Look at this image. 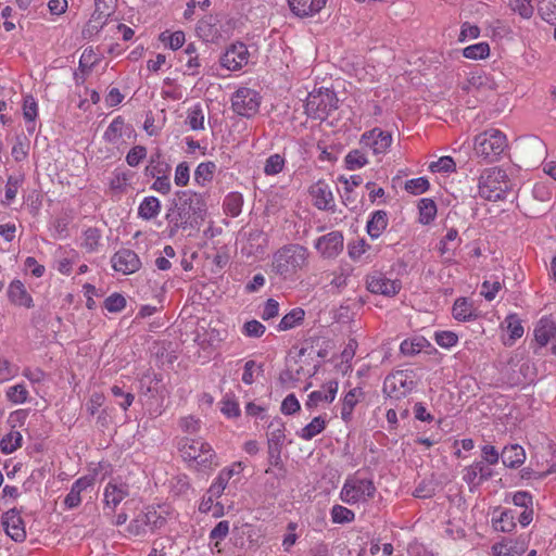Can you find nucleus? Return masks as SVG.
<instances>
[{
  "label": "nucleus",
  "mask_w": 556,
  "mask_h": 556,
  "mask_svg": "<svg viewBox=\"0 0 556 556\" xmlns=\"http://www.w3.org/2000/svg\"><path fill=\"white\" fill-rule=\"evenodd\" d=\"M178 450L189 468L193 470L206 473L218 466L216 453L201 439L182 438L178 443Z\"/></svg>",
  "instance_id": "nucleus-1"
},
{
  "label": "nucleus",
  "mask_w": 556,
  "mask_h": 556,
  "mask_svg": "<svg viewBox=\"0 0 556 556\" xmlns=\"http://www.w3.org/2000/svg\"><path fill=\"white\" fill-rule=\"evenodd\" d=\"M308 262V251L300 244H288L274 254V270L283 278H292Z\"/></svg>",
  "instance_id": "nucleus-2"
},
{
  "label": "nucleus",
  "mask_w": 556,
  "mask_h": 556,
  "mask_svg": "<svg viewBox=\"0 0 556 556\" xmlns=\"http://www.w3.org/2000/svg\"><path fill=\"white\" fill-rule=\"evenodd\" d=\"M510 188L506 172L500 167L484 168L478 177V194L484 200H502Z\"/></svg>",
  "instance_id": "nucleus-3"
},
{
  "label": "nucleus",
  "mask_w": 556,
  "mask_h": 556,
  "mask_svg": "<svg viewBox=\"0 0 556 556\" xmlns=\"http://www.w3.org/2000/svg\"><path fill=\"white\" fill-rule=\"evenodd\" d=\"M507 148V138L498 129L490 128L473 138L475 154L485 162H495Z\"/></svg>",
  "instance_id": "nucleus-4"
},
{
  "label": "nucleus",
  "mask_w": 556,
  "mask_h": 556,
  "mask_svg": "<svg viewBox=\"0 0 556 556\" xmlns=\"http://www.w3.org/2000/svg\"><path fill=\"white\" fill-rule=\"evenodd\" d=\"M376 494V486L371 479L358 475L349 476L340 491V500L349 505L366 503Z\"/></svg>",
  "instance_id": "nucleus-5"
},
{
  "label": "nucleus",
  "mask_w": 556,
  "mask_h": 556,
  "mask_svg": "<svg viewBox=\"0 0 556 556\" xmlns=\"http://www.w3.org/2000/svg\"><path fill=\"white\" fill-rule=\"evenodd\" d=\"M338 108V99L329 89H320L307 96L305 111L315 119H324L330 112Z\"/></svg>",
  "instance_id": "nucleus-6"
},
{
  "label": "nucleus",
  "mask_w": 556,
  "mask_h": 556,
  "mask_svg": "<svg viewBox=\"0 0 556 556\" xmlns=\"http://www.w3.org/2000/svg\"><path fill=\"white\" fill-rule=\"evenodd\" d=\"M415 388V376L409 370H396L388 375L383 382V393L394 400L409 394Z\"/></svg>",
  "instance_id": "nucleus-7"
},
{
  "label": "nucleus",
  "mask_w": 556,
  "mask_h": 556,
  "mask_svg": "<svg viewBox=\"0 0 556 556\" xmlns=\"http://www.w3.org/2000/svg\"><path fill=\"white\" fill-rule=\"evenodd\" d=\"M165 522L166 518L163 516V510L149 506L131 520L128 532L132 535H144L163 527Z\"/></svg>",
  "instance_id": "nucleus-8"
},
{
  "label": "nucleus",
  "mask_w": 556,
  "mask_h": 556,
  "mask_svg": "<svg viewBox=\"0 0 556 556\" xmlns=\"http://www.w3.org/2000/svg\"><path fill=\"white\" fill-rule=\"evenodd\" d=\"M129 496V485L118 480H111L103 491L104 514L113 515L117 506Z\"/></svg>",
  "instance_id": "nucleus-9"
},
{
  "label": "nucleus",
  "mask_w": 556,
  "mask_h": 556,
  "mask_svg": "<svg viewBox=\"0 0 556 556\" xmlns=\"http://www.w3.org/2000/svg\"><path fill=\"white\" fill-rule=\"evenodd\" d=\"M391 134L380 128L366 131L361 137V144L364 148L370 149L376 155L384 154L391 147Z\"/></svg>",
  "instance_id": "nucleus-10"
},
{
  "label": "nucleus",
  "mask_w": 556,
  "mask_h": 556,
  "mask_svg": "<svg viewBox=\"0 0 556 556\" xmlns=\"http://www.w3.org/2000/svg\"><path fill=\"white\" fill-rule=\"evenodd\" d=\"M112 268L122 274L130 275L138 271L141 267L139 256L129 249H121L111 258Z\"/></svg>",
  "instance_id": "nucleus-11"
},
{
  "label": "nucleus",
  "mask_w": 556,
  "mask_h": 556,
  "mask_svg": "<svg viewBox=\"0 0 556 556\" xmlns=\"http://www.w3.org/2000/svg\"><path fill=\"white\" fill-rule=\"evenodd\" d=\"M367 289L371 293L393 296L401 290V282L387 278L382 273L375 271L367 276Z\"/></svg>",
  "instance_id": "nucleus-12"
},
{
  "label": "nucleus",
  "mask_w": 556,
  "mask_h": 556,
  "mask_svg": "<svg viewBox=\"0 0 556 556\" xmlns=\"http://www.w3.org/2000/svg\"><path fill=\"white\" fill-rule=\"evenodd\" d=\"M135 137V129L131 125L126 124L122 116L115 117L103 134V139L112 144L118 146Z\"/></svg>",
  "instance_id": "nucleus-13"
},
{
  "label": "nucleus",
  "mask_w": 556,
  "mask_h": 556,
  "mask_svg": "<svg viewBox=\"0 0 556 556\" xmlns=\"http://www.w3.org/2000/svg\"><path fill=\"white\" fill-rule=\"evenodd\" d=\"M315 249L321 256L333 258L343 250V236L339 231H331L321 236L316 240Z\"/></svg>",
  "instance_id": "nucleus-14"
},
{
  "label": "nucleus",
  "mask_w": 556,
  "mask_h": 556,
  "mask_svg": "<svg viewBox=\"0 0 556 556\" xmlns=\"http://www.w3.org/2000/svg\"><path fill=\"white\" fill-rule=\"evenodd\" d=\"M2 527L5 533L15 542H22L26 538L24 521L20 511L15 508L9 509L2 516Z\"/></svg>",
  "instance_id": "nucleus-15"
},
{
  "label": "nucleus",
  "mask_w": 556,
  "mask_h": 556,
  "mask_svg": "<svg viewBox=\"0 0 556 556\" xmlns=\"http://www.w3.org/2000/svg\"><path fill=\"white\" fill-rule=\"evenodd\" d=\"M492 469L483 462H476L465 467L463 471V480L469 485L470 491L478 488L483 481L492 477Z\"/></svg>",
  "instance_id": "nucleus-16"
},
{
  "label": "nucleus",
  "mask_w": 556,
  "mask_h": 556,
  "mask_svg": "<svg viewBox=\"0 0 556 556\" xmlns=\"http://www.w3.org/2000/svg\"><path fill=\"white\" fill-rule=\"evenodd\" d=\"M309 194L314 205L318 210H330L334 206L331 188L323 180H318L309 188Z\"/></svg>",
  "instance_id": "nucleus-17"
},
{
  "label": "nucleus",
  "mask_w": 556,
  "mask_h": 556,
  "mask_svg": "<svg viewBox=\"0 0 556 556\" xmlns=\"http://www.w3.org/2000/svg\"><path fill=\"white\" fill-rule=\"evenodd\" d=\"M339 383L330 380L323 386V390L313 391L308 394L305 407L308 409L316 408L321 403H332L338 393Z\"/></svg>",
  "instance_id": "nucleus-18"
},
{
  "label": "nucleus",
  "mask_w": 556,
  "mask_h": 556,
  "mask_svg": "<svg viewBox=\"0 0 556 556\" xmlns=\"http://www.w3.org/2000/svg\"><path fill=\"white\" fill-rule=\"evenodd\" d=\"M93 483L94 478L92 476H84L77 479L64 498V506L67 509H74L78 507L81 503V493L88 488H91Z\"/></svg>",
  "instance_id": "nucleus-19"
},
{
  "label": "nucleus",
  "mask_w": 556,
  "mask_h": 556,
  "mask_svg": "<svg viewBox=\"0 0 556 556\" xmlns=\"http://www.w3.org/2000/svg\"><path fill=\"white\" fill-rule=\"evenodd\" d=\"M220 340V332L215 328L208 327L205 321L197 326L194 342L204 351H207V353H210V350L215 348Z\"/></svg>",
  "instance_id": "nucleus-20"
},
{
  "label": "nucleus",
  "mask_w": 556,
  "mask_h": 556,
  "mask_svg": "<svg viewBox=\"0 0 556 556\" xmlns=\"http://www.w3.org/2000/svg\"><path fill=\"white\" fill-rule=\"evenodd\" d=\"M326 2L327 0H288L291 12L301 18L317 14Z\"/></svg>",
  "instance_id": "nucleus-21"
},
{
  "label": "nucleus",
  "mask_w": 556,
  "mask_h": 556,
  "mask_svg": "<svg viewBox=\"0 0 556 556\" xmlns=\"http://www.w3.org/2000/svg\"><path fill=\"white\" fill-rule=\"evenodd\" d=\"M8 296L14 305L26 308L34 306L33 298L21 280H13L9 285Z\"/></svg>",
  "instance_id": "nucleus-22"
},
{
  "label": "nucleus",
  "mask_w": 556,
  "mask_h": 556,
  "mask_svg": "<svg viewBox=\"0 0 556 556\" xmlns=\"http://www.w3.org/2000/svg\"><path fill=\"white\" fill-rule=\"evenodd\" d=\"M556 336V323L549 317H542L535 326L534 338L541 345L545 346Z\"/></svg>",
  "instance_id": "nucleus-23"
},
{
  "label": "nucleus",
  "mask_w": 556,
  "mask_h": 556,
  "mask_svg": "<svg viewBox=\"0 0 556 556\" xmlns=\"http://www.w3.org/2000/svg\"><path fill=\"white\" fill-rule=\"evenodd\" d=\"M241 471V463L233 464L230 467L223 469L214 482L211 484V493L215 495H222L225 491L229 480L235 476H239Z\"/></svg>",
  "instance_id": "nucleus-24"
},
{
  "label": "nucleus",
  "mask_w": 556,
  "mask_h": 556,
  "mask_svg": "<svg viewBox=\"0 0 556 556\" xmlns=\"http://www.w3.org/2000/svg\"><path fill=\"white\" fill-rule=\"evenodd\" d=\"M243 45H233L222 56V66L228 71H239L243 63Z\"/></svg>",
  "instance_id": "nucleus-25"
},
{
  "label": "nucleus",
  "mask_w": 556,
  "mask_h": 556,
  "mask_svg": "<svg viewBox=\"0 0 556 556\" xmlns=\"http://www.w3.org/2000/svg\"><path fill=\"white\" fill-rule=\"evenodd\" d=\"M494 556H520L526 551V543L514 540H504L492 547Z\"/></svg>",
  "instance_id": "nucleus-26"
},
{
  "label": "nucleus",
  "mask_w": 556,
  "mask_h": 556,
  "mask_svg": "<svg viewBox=\"0 0 556 556\" xmlns=\"http://www.w3.org/2000/svg\"><path fill=\"white\" fill-rule=\"evenodd\" d=\"M216 164L212 161L201 162L194 169L193 181L199 187H206L213 181Z\"/></svg>",
  "instance_id": "nucleus-27"
},
{
  "label": "nucleus",
  "mask_w": 556,
  "mask_h": 556,
  "mask_svg": "<svg viewBox=\"0 0 556 556\" xmlns=\"http://www.w3.org/2000/svg\"><path fill=\"white\" fill-rule=\"evenodd\" d=\"M177 197L184 201L185 204L189 203V208L193 212L197 217H202L205 213V204L200 193L191 190L178 191Z\"/></svg>",
  "instance_id": "nucleus-28"
},
{
  "label": "nucleus",
  "mask_w": 556,
  "mask_h": 556,
  "mask_svg": "<svg viewBox=\"0 0 556 556\" xmlns=\"http://www.w3.org/2000/svg\"><path fill=\"white\" fill-rule=\"evenodd\" d=\"M502 460L506 467H519L526 460V452L522 446L517 444L506 446L502 452Z\"/></svg>",
  "instance_id": "nucleus-29"
},
{
  "label": "nucleus",
  "mask_w": 556,
  "mask_h": 556,
  "mask_svg": "<svg viewBox=\"0 0 556 556\" xmlns=\"http://www.w3.org/2000/svg\"><path fill=\"white\" fill-rule=\"evenodd\" d=\"M4 396L8 402L14 405H22L28 402L29 391L24 381L16 382L4 390Z\"/></svg>",
  "instance_id": "nucleus-30"
},
{
  "label": "nucleus",
  "mask_w": 556,
  "mask_h": 556,
  "mask_svg": "<svg viewBox=\"0 0 556 556\" xmlns=\"http://www.w3.org/2000/svg\"><path fill=\"white\" fill-rule=\"evenodd\" d=\"M327 427V416L320 415L314 417L311 422L296 432V435L305 441H309L321 433Z\"/></svg>",
  "instance_id": "nucleus-31"
},
{
  "label": "nucleus",
  "mask_w": 556,
  "mask_h": 556,
  "mask_svg": "<svg viewBox=\"0 0 556 556\" xmlns=\"http://www.w3.org/2000/svg\"><path fill=\"white\" fill-rule=\"evenodd\" d=\"M388 227V215L384 211H376L367 222V232L372 239L379 238Z\"/></svg>",
  "instance_id": "nucleus-32"
},
{
  "label": "nucleus",
  "mask_w": 556,
  "mask_h": 556,
  "mask_svg": "<svg viewBox=\"0 0 556 556\" xmlns=\"http://www.w3.org/2000/svg\"><path fill=\"white\" fill-rule=\"evenodd\" d=\"M219 496L220 495L212 494L210 488L200 502L199 510L204 514H210L214 518L222 517L224 515V507L220 503L216 502Z\"/></svg>",
  "instance_id": "nucleus-33"
},
{
  "label": "nucleus",
  "mask_w": 556,
  "mask_h": 556,
  "mask_svg": "<svg viewBox=\"0 0 556 556\" xmlns=\"http://www.w3.org/2000/svg\"><path fill=\"white\" fill-rule=\"evenodd\" d=\"M363 390L361 388H353L343 397L341 418L344 421H349L352 417L353 409L359 400L363 397Z\"/></svg>",
  "instance_id": "nucleus-34"
},
{
  "label": "nucleus",
  "mask_w": 556,
  "mask_h": 556,
  "mask_svg": "<svg viewBox=\"0 0 556 556\" xmlns=\"http://www.w3.org/2000/svg\"><path fill=\"white\" fill-rule=\"evenodd\" d=\"M452 314L458 321H468L476 318L472 303L465 298H459L455 301Z\"/></svg>",
  "instance_id": "nucleus-35"
},
{
  "label": "nucleus",
  "mask_w": 556,
  "mask_h": 556,
  "mask_svg": "<svg viewBox=\"0 0 556 556\" xmlns=\"http://www.w3.org/2000/svg\"><path fill=\"white\" fill-rule=\"evenodd\" d=\"M161 212V202L156 197H146L138 207V215L142 219L155 218Z\"/></svg>",
  "instance_id": "nucleus-36"
},
{
  "label": "nucleus",
  "mask_w": 556,
  "mask_h": 556,
  "mask_svg": "<svg viewBox=\"0 0 556 556\" xmlns=\"http://www.w3.org/2000/svg\"><path fill=\"white\" fill-rule=\"evenodd\" d=\"M23 116L26 122V129L29 134L35 131L36 118L38 116V104L31 96H27L23 102Z\"/></svg>",
  "instance_id": "nucleus-37"
},
{
  "label": "nucleus",
  "mask_w": 556,
  "mask_h": 556,
  "mask_svg": "<svg viewBox=\"0 0 556 556\" xmlns=\"http://www.w3.org/2000/svg\"><path fill=\"white\" fill-rule=\"evenodd\" d=\"M186 124L192 130H203L205 128V115L201 103H195L187 110Z\"/></svg>",
  "instance_id": "nucleus-38"
},
{
  "label": "nucleus",
  "mask_w": 556,
  "mask_h": 556,
  "mask_svg": "<svg viewBox=\"0 0 556 556\" xmlns=\"http://www.w3.org/2000/svg\"><path fill=\"white\" fill-rule=\"evenodd\" d=\"M503 326L509 332L508 340L504 342L506 345H511L517 339L523 336V326L521 325V320L516 314H509L505 318Z\"/></svg>",
  "instance_id": "nucleus-39"
},
{
  "label": "nucleus",
  "mask_w": 556,
  "mask_h": 556,
  "mask_svg": "<svg viewBox=\"0 0 556 556\" xmlns=\"http://www.w3.org/2000/svg\"><path fill=\"white\" fill-rule=\"evenodd\" d=\"M23 435L20 430L10 429L0 440V451L3 454H11L22 446Z\"/></svg>",
  "instance_id": "nucleus-40"
},
{
  "label": "nucleus",
  "mask_w": 556,
  "mask_h": 556,
  "mask_svg": "<svg viewBox=\"0 0 556 556\" xmlns=\"http://www.w3.org/2000/svg\"><path fill=\"white\" fill-rule=\"evenodd\" d=\"M419 217L418 220L422 225H429L437 216V204L432 199L424 198L418 203Z\"/></svg>",
  "instance_id": "nucleus-41"
},
{
  "label": "nucleus",
  "mask_w": 556,
  "mask_h": 556,
  "mask_svg": "<svg viewBox=\"0 0 556 556\" xmlns=\"http://www.w3.org/2000/svg\"><path fill=\"white\" fill-rule=\"evenodd\" d=\"M517 513L514 509H503L500 511V516L493 517L495 528L502 532H511L516 528L515 519Z\"/></svg>",
  "instance_id": "nucleus-42"
},
{
  "label": "nucleus",
  "mask_w": 556,
  "mask_h": 556,
  "mask_svg": "<svg viewBox=\"0 0 556 556\" xmlns=\"http://www.w3.org/2000/svg\"><path fill=\"white\" fill-rule=\"evenodd\" d=\"M249 249L245 247V252L249 255L263 254L267 245L266 235L261 230L251 231L248 238Z\"/></svg>",
  "instance_id": "nucleus-43"
},
{
  "label": "nucleus",
  "mask_w": 556,
  "mask_h": 556,
  "mask_svg": "<svg viewBox=\"0 0 556 556\" xmlns=\"http://www.w3.org/2000/svg\"><path fill=\"white\" fill-rule=\"evenodd\" d=\"M20 375V366L0 354V384L9 382Z\"/></svg>",
  "instance_id": "nucleus-44"
},
{
  "label": "nucleus",
  "mask_w": 556,
  "mask_h": 556,
  "mask_svg": "<svg viewBox=\"0 0 556 556\" xmlns=\"http://www.w3.org/2000/svg\"><path fill=\"white\" fill-rule=\"evenodd\" d=\"M285 441V429L280 425L273 430L268 438V453L270 458H279L280 447Z\"/></svg>",
  "instance_id": "nucleus-45"
},
{
  "label": "nucleus",
  "mask_w": 556,
  "mask_h": 556,
  "mask_svg": "<svg viewBox=\"0 0 556 556\" xmlns=\"http://www.w3.org/2000/svg\"><path fill=\"white\" fill-rule=\"evenodd\" d=\"M23 176H10L5 184L4 199L1 201L2 205L9 206L15 200L18 189L23 185Z\"/></svg>",
  "instance_id": "nucleus-46"
},
{
  "label": "nucleus",
  "mask_w": 556,
  "mask_h": 556,
  "mask_svg": "<svg viewBox=\"0 0 556 556\" xmlns=\"http://www.w3.org/2000/svg\"><path fill=\"white\" fill-rule=\"evenodd\" d=\"M459 243L458 231L455 228H451L440 241L438 249L441 255H445L452 253Z\"/></svg>",
  "instance_id": "nucleus-47"
},
{
  "label": "nucleus",
  "mask_w": 556,
  "mask_h": 556,
  "mask_svg": "<svg viewBox=\"0 0 556 556\" xmlns=\"http://www.w3.org/2000/svg\"><path fill=\"white\" fill-rule=\"evenodd\" d=\"M78 258L79 255L75 250H65L63 256L56 261L58 271L61 273L62 275H70L72 273L73 266L77 263Z\"/></svg>",
  "instance_id": "nucleus-48"
},
{
  "label": "nucleus",
  "mask_w": 556,
  "mask_h": 556,
  "mask_svg": "<svg viewBox=\"0 0 556 556\" xmlns=\"http://www.w3.org/2000/svg\"><path fill=\"white\" fill-rule=\"evenodd\" d=\"M463 55L469 60L486 59L490 55V46L488 42L470 45L463 50Z\"/></svg>",
  "instance_id": "nucleus-49"
},
{
  "label": "nucleus",
  "mask_w": 556,
  "mask_h": 556,
  "mask_svg": "<svg viewBox=\"0 0 556 556\" xmlns=\"http://www.w3.org/2000/svg\"><path fill=\"white\" fill-rule=\"evenodd\" d=\"M538 11L545 22L556 25V0H539Z\"/></svg>",
  "instance_id": "nucleus-50"
},
{
  "label": "nucleus",
  "mask_w": 556,
  "mask_h": 556,
  "mask_svg": "<svg viewBox=\"0 0 556 556\" xmlns=\"http://www.w3.org/2000/svg\"><path fill=\"white\" fill-rule=\"evenodd\" d=\"M242 203L241 193L231 192L224 200V210L228 215L238 216L241 213Z\"/></svg>",
  "instance_id": "nucleus-51"
},
{
  "label": "nucleus",
  "mask_w": 556,
  "mask_h": 556,
  "mask_svg": "<svg viewBox=\"0 0 556 556\" xmlns=\"http://www.w3.org/2000/svg\"><path fill=\"white\" fill-rule=\"evenodd\" d=\"M304 318V311L301 308L292 309L285 315L278 325L280 331L289 330L299 325Z\"/></svg>",
  "instance_id": "nucleus-52"
},
{
  "label": "nucleus",
  "mask_w": 556,
  "mask_h": 556,
  "mask_svg": "<svg viewBox=\"0 0 556 556\" xmlns=\"http://www.w3.org/2000/svg\"><path fill=\"white\" fill-rule=\"evenodd\" d=\"M160 40L168 46L172 50H177L181 48L186 41L185 33L181 30H177L174 33L163 31L160 35Z\"/></svg>",
  "instance_id": "nucleus-53"
},
{
  "label": "nucleus",
  "mask_w": 556,
  "mask_h": 556,
  "mask_svg": "<svg viewBox=\"0 0 556 556\" xmlns=\"http://www.w3.org/2000/svg\"><path fill=\"white\" fill-rule=\"evenodd\" d=\"M220 412L227 418H237L240 416V406L239 402L231 396L230 394H226L220 402Z\"/></svg>",
  "instance_id": "nucleus-54"
},
{
  "label": "nucleus",
  "mask_w": 556,
  "mask_h": 556,
  "mask_svg": "<svg viewBox=\"0 0 556 556\" xmlns=\"http://www.w3.org/2000/svg\"><path fill=\"white\" fill-rule=\"evenodd\" d=\"M428 344L427 340L422 337L404 340L400 350L405 355H414L419 353Z\"/></svg>",
  "instance_id": "nucleus-55"
},
{
  "label": "nucleus",
  "mask_w": 556,
  "mask_h": 556,
  "mask_svg": "<svg viewBox=\"0 0 556 556\" xmlns=\"http://www.w3.org/2000/svg\"><path fill=\"white\" fill-rule=\"evenodd\" d=\"M456 169V163L451 156H442L438 161L429 164V170L432 173H453Z\"/></svg>",
  "instance_id": "nucleus-56"
},
{
  "label": "nucleus",
  "mask_w": 556,
  "mask_h": 556,
  "mask_svg": "<svg viewBox=\"0 0 556 556\" xmlns=\"http://www.w3.org/2000/svg\"><path fill=\"white\" fill-rule=\"evenodd\" d=\"M101 239V233L97 228H88L83 236L81 247L88 252L97 251Z\"/></svg>",
  "instance_id": "nucleus-57"
},
{
  "label": "nucleus",
  "mask_w": 556,
  "mask_h": 556,
  "mask_svg": "<svg viewBox=\"0 0 556 556\" xmlns=\"http://www.w3.org/2000/svg\"><path fill=\"white\" fill-rule=\"evenodd\" d=\"M261 105V96L254 90H245V118L255 116Z\"/></svg>",
  "instance_id": "nucleus-58"
},
{
  "label": "nucleus",
  "mask_w": 556,
  "mask_h": 556,
  "mask_svg": "<svg viewBox=\"0 0 556 556\" xmlns=\"http://www.w3.org/2000/svg\"><path fill=\"white\" fill-rule=\"evenodd\" d=\"M330 515L334 523H349L355 518V514L351 509L341 505H334L331 508Z\"/></svg>",
  "instance_id": "nucleus-59"
},
{
  "label": "nucleus",
  "mask_w": 556,
  "mask_h": 556,
  "mask_svg": "<svg viewBox=\"0 0 556 556\" xmlns=\"http://www.w3.org/2000/svg\"><path fill=\"white\" fill-rule=\"evenodd\" d=\"M368 163L364 152L361 150H352L345 156V164L350 170L362 168Z\"/></svg>",
  "instance_id": "nucleus-60"
},
{
  "label": "nucleus",
  "mask_w": 556,
  "mask_h": 556,
  "mask_svg": "<svg viewBox=\"0 0 556 556\" xmlns=\"http://www.w3.org/2000/svg\"><path fill=\"white\" fill-rule=\"evenodd\" d=\"M285 157L280 154H273L267 157L264 165V173L266 175L273 176L279 174L285 167Z\"/></svg>",
  "instance_id": "nucleus-61"
},
{
  "label": "nucleus",
  "mask_w": 556,
  "mask_h": 556,
  "mask_svg": "<svg viewBox=\"0 0 556 556\" xmlns=\"http://www.w3.org/2000/svg\"><path fill=\"white\" fill-rule=\"evenodd\" d=\"M104 307L110 313H119L126 307V299L121 293H112L104 300Z\"/></svg>",
  "instance_id": "nucleus-62"
},
{
  "label": "nucleus",
  "mask_w": 556,
  "mask_h": 556,
  "mask_svg": "<svg viewBox=\"0 0 556 556\" xmlns=\"http://www.w3.org/2000/svg\"><path fill=\"white\" fill-rule=\"evenodd\" d=\"M435 343L443 349H451L458 342V336L453 331H437L433 337Z\"/></svg>",
  "instance_id": "nucleus-63"
},
{
  "label": "nucleus",
  "mask_w": 556,
  "mask_h": 556,
  "mask_svg": "<svg viewBox=\"0 0 556 556\" xmlns=\"http://www.w3.org/2000/svg\"><path fill=\"white\" fill-rule=\"evenodd\" d=\"M190 180V167L187 162L177 164L174 174V182L178 187H186Z\"/></svg>",
  "instance_id": "nucleus-64"
}]
</instances>
